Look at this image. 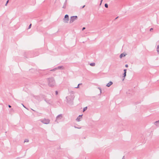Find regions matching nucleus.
Here are the masks:
<instances>
[{
  "label": "nucleus",
  "instance_id": "obj_12",
  "mask_svg": "<svg viewBox=\"0 0 159 159\" xmlns=\"http://www.w3.org/2000/svg\"><path fill=\"white\" fill-rule=\"evenodd\" d=\"M125 56V55L124 53H121L120 54V58H121L123 57H124Z\"/></svg>",
  "mask_w": 159,
  "mask_h": 159
},
{
  "label": "nucleus",
  "instance_id": "obj_15",
  "mask_svg": "<svg viewBox=\"0 0 159 159\" xmlns=\"http://www.w3.org/2000/svg\"><path fill=\"white\" fill-rule=\"evenodd\" d=\"M57 67H56L51 70H50L51 71H55L57 70Z\"/></svg>",
  "mask_w": 159,
  "mask_h": 159
},
{
  "label": "nucleus",
  "instance_id": "obj_2",
  "mask_svg": "<svg viewBox=\"0 0 159 159\" xmlns=\"http://www.w3.org/2000/svg\"><path fill=\"white\" fill-rule=\"evenodd\" d=\"M39 120L41 122L45 124H49L50 122V120L48 119H41Z\"/></svg>",
  "mask_w": 159,
  "mask_h": 159
},
{
  "label": "nucleus",
  "instance_id": "obj_8",
  "mask_svg": "<svg viewBox=\"0 0 159 159\" xmlns=\"http://www.w3.org/2000/svg\"><path fill=\"white\" fill-rule=\"evenodd\" d=\"M154 124L157 126H159V120L158 121L155 122Z\"/></svg>",
  "mask_w": 159,
  "mask_h": 159
},
{
  "label": "nucleus",
  "instance_id": "obj_20",
  "mask_svg": "<svg viewBox=\"0 0 159 159\" xmlns=\"http://www.w3.org/2000/svg\"><path fill=\"white\" fill-rule=\"evenodd\" d=\"M98 89H99L100 90V93H102V90H101V89L100 88H98Z\"/></svg>",
  "mask_w": 159,
  "mask_h": 159
},
{
  "label": "nucleus",
  "instance_id": "obj_1",
  "mask_svg": "<svg viewBox=\"0 0 159 159\" xmlns=\"http://www.w3.org/2000/svg\"><path fill=\"white\" fill-rule=\"evenodd\" d=\"M48 86L51 87H53L56 85V81L54 78L53 77H50L47 79Z\"/></svg>",
  "mask_w": 159,
  "mask_h": 159
},
{
  "label": "nucleus",
  "instance_id": "obj_33",
  "mask_svg": "<svg viewBox=\"0 0 159 159\" xmlns=\"http://www.w3.org/2000/svg\"><path fill=\"white\" fill-rule=\"evenodd\" d=\"M85 6V5L83 7H82V8H83Z\"/></svg>",
  "mask_w": 159,
  "mask_h": 159
},
{
  "label": "nucleus",
  "instance_id": "obj_18",
  "mask_svg": "<svg viewBox=\"0 0 159 159\" xmlns=\"http://www.w3.org/2000/svg\"><path fill=\"white\" fill-rule=\"evenodd\" d=\"M29 142V140L28 139H25L24 141V142Z\"/></svg>",
  "mask_w": 159,
  "mask_h": 159
},
{
  "label": "nucleus",
  "instance_id": "obj_14",
  "mask_svg": "<svg viewBox=\"0 0 159 159\" xmlns=\"http://www.w3.org/2000/svg\"><path fill=\"white\" fill-rule=\"evenodd\" d=\"M90 66H95V63H90Z\"/></svg>",
  "mask_w": 159,
  "mask_h": 159
},
{
  "label": "nucleus",
  "instance_id": "obj_4",
  "mask_svg": "<svg viewBox=\"0 0 159 159\" xmlns=\"http://www.w3.org/2000/svg\"><path fill=\"white\" fill-rule=\"evenodd\" d=\"M64 22L65 23H67L69 20V16L68 15H66L65 16L64 18L63 19Z\"/></svg>",
  "mask_w": 159,
  "mask_h": 159
},
{
  "label": "nucleus",
  "instance_id": "obj_6",
  "mask_svg": "<svg viewBox=\"0 0 159 159\" xmlns=\"http://www.w3.org/2000/svg\"><path fill=\"white\" fill-rule=\"evenodd\" d=\"M62 117V115L61 114H60L57 116L56 117V120H59L61 119Z\"/></svg>",
  "mask_w": 159,
  "mask_h": 159
},
{
  "label": "nucleus",
  "instance_id": "obj_19",
  "mask_svg": "<svg viewBox=\"0 0 159 159\" xmlns=\"http://www.w3.org/2000/svg\"><path fill=\"white\" fill-rule=\"evenodd\" d=\"M105 7H106V8H107L108 7V5H107V4L106 3V4H105Z\"/></svg>",
  "mask_w": 159,
  "mask_h": 159
},
{
  "label": "nucleus",
  "instance_id": "obj_9",
  "mask_svg": "<svg viewBox=\"0 0 159 159\" xmlns=\"http://www.w3.org/2000/svg\"><path fill=\"white\" fill-rule=\"evenodd\" d=\"M113 84V83L111 81L109 82L108 83H107V85L106 86L109 87H110L111 85Z\"/></svg>",
  "mask_w": 159,
  "mask_h": 159
},
{
  "label": "nucleus",
  "instance_id": "obj_36",
  "mask_svg": "<svg viewBox=\"0 0 159 159\" xmlns=\"http://www.w3.org/2000/svg\"><path fill=\"white\" fill-rule=\"evenodd\" d=\"M124 157H123V158L122 159H123V158H124Z\"/></svg>",
  "mask_w": 159,
  "mask_h": 159
},
{
  "label": "nucleus",
  "instance_id": "obj_24",
  "mask_svg": "<svg viewBox=\"0 0 159 159\" xmlns=\"http://www.w3.org/2000/svg\"><path fill=\"white\" fill-rule=\"evenodd\" d=\"M124 72H125V73H126V69H124Z\"/></svg>",
  "mask_w": 159,
  "mask_h": 159
},
{
  "label": "nucleus",
  "instance_id": "obj_32",
  "mask_svg": "<svg viewBox=\"0 0 159 159\" xmlns=\"http://www.w3.org/2000/svg\"><path fill=\"white\" fill-rule=\"evenodd\" d=\"M45 101H46L47 102H48V103H50V102H48H48H47V101L46 100H45Z\"/></svg>",
  "mask_w": 159,
  "mask_h": 159
},
{
  "label": "nucleus",
  "instance_id": "obj_34",
  "mask_svg": "<svg viewBox=\"0 0 159 159\" xmlns=\"http://www.w3.org/2000/svg\"><path fill=\"white\" fill-rule=\"evenodd\" d=\"M153 29L152 28H151L150 30L151 31V30H152Z\"/></svg>",
  "mask_w": 159,
  "mask_h": 159
},
{
  "label": "nucleus",
  "instance_id": "obj_10",
  "mask_svg": "<svg viewBox=\"0 0 159 159\" xmlns=\"http://www.w3.org/2000/svg\"><path fill=\"white\" fill-rule=\"evenodd\" d=\"M57 70L63 69H64V67L63 66H60L57 67Z\"/></svg>",
  "mask_w": 159,
  "mask_h": 159
},
{
  "label": "nucleus",
  "instance_id": "obj_11",
  "mask_svg": "<svg viewBox=\"0 0 159 159\" xmlns=\"http://www.w3.org/2000/svg\"><path fill=\"white\" fill-rule=\"evenodd\" d=\"M66 1L64 3L63 6L62 7L63 8L65 9L66 7Z\"/></svg>",
  "mask_w": 159,
  "mask_h": 159
},
{
  "label": "nucleus",
  "instance_id": "obj_23",
  "mask_svg": "<svg viewBox=\"0 0 159 159\" xmlns=\"http://www.w3.org/2000/svg\"><path fill=\"white\" fill-rule=\"evenodd\" d=\"M74 127L75 128H77V129H80L81 128L80 127H76V126H74Z\"/></svg>",
  "mask_w": 159,
  "mask_h": 159
},
{
  "label": "nucleus",
  "instance_id": "obj_5",
  "mask_svg": "<svg viewBox=\"0 0 159 159\" xmlns=\"http://www.w3.org/2000/svg\"><path fill=\"white\" fill-rule=\"evenodd\" d=\"M156 51L158 54H159V42H158L157 43Z\"/></svg>",
  "mask_w": 159,
  "mask_h": 159
},
{
  "label": "nucleus",
  "instance_id": "obj_16",
  "mask_svg": "<svg viewBox=\"0 0 159 159\" xmlns=\"http://www.w3.org/2000/svg\"><path fill=\"white\" fill-rule=\"evenodd\" d=\"M66 99L67 102H68L70 100V99H69L68 97H66Z\"/></svg>",
  "mask_w": 159,
  "mask_h": 159
},
{
  "label": "nucleus",
  "instance_id": "obj_21",
  "mask_svg": "<svg viewBox=\"0 0 159 159\" xmlns=\"http://www.w3.org/2000/svg\"><path fill=\"white\" fill-rule=\"evenodd\" d=\"M8 1H8V0H7V2H6V4H5V6H7V3H8Z\"/></svg>",
  "mask_w": 159,
  "mask_h": 159
},
{
  "label": "nucleus",
  "instance_id": "obj_17",
  "mask_svg": "<svg viewBox=\"0 0 159 159\" xmlns=\"http://www.w3.org/2000/svg\"><path fill=\"white\" fill-rule=\"evenodd\" d=\"M87 107H84V108H83V111L84 112V111H85L87 109Z\"/></svg>",
  "mask_w": 159,
  "mask_h": 159
},
{
  "label": "nucleus",
  "instance_id": "obj_26",
  "mask_svg": "<svg viewBox=\"0 0 159 159\" xmlns=\"http://www.w3.org/2000/svg\"><path fill=\"white\" fill-rule=\"evenodd\" d=\"M55 93H56V95H57V94H58V92H57V91H56V92H55Z\"/></svg>",
  "mask_w": 159,
  "mask_h": 159
},
{
  "label": "nucleus",
  "instance_id": "obj_27",
  "mask_svg": "<svg viewBox=\"0 0 159 159\" xmlns=\"http://www.w3.org/2000/svg\"><path fill=\"white\" fill-rule=\"evenodd\" d=\"M102 0H101V3H100V5H101V3H102Z\"/></svg>",
  "mask_w": 159,
  "mask_h": 159
},
{
  "label": "nucleus",
  "instance_id": "obj_3",
  "mask_svg": "<svg viewBox=\"0 0 159 159\" xmlns=\"http://www.w3.org/2000/svg\"><path fill=\"white\" fill-rule=\"evenodd\" d=\"M78 17L77 16H73L70 17V23H72L74 21L77 19Z\"/></svg>",
  "mask_w": 159,
  "mask_h": 159
},
{
  "label": "nucleus",
  "instance_id": "obj_25",
  "mask_svg": "<svg viewBox=\"0 0 159 159\" xmlns=\"http://www.w3.org/2000/svg\"><path fill=\"white\" fill-rule=\"evenodd\" d=\"M125 66L126 67H128V65L127 64H126L125 65Z\"/></svg>",
  "mask_w": 159,
  "mask_h": 159
},
{
  "label": "nucleus",
  "instance_id": "obj_30",
  "mask_svg": "<svg viewBox=\"0 0 159 159\" xmlns=\"http://www.w3.org/2000/svg\"><path fill=\"white\" fill-rule=\"evenodd\" d=\"M75 88H76V89L78 88H79V86H77V87H75Z\"/></svg>",
  "mask_w": 159,
  "mask_h": 159
},
{
  "label": "nucleus",
  "instance_id": "obj_7",
  "mask_svg": "<svg viewBox=\"0 0 159 159\" xmlns=\"http://www.w3.org/2000/svg\"><path fill=\"white\" fill-rule=\"evenodd\" d=\"M82 115H80L76 119V120L77 121H80L82 118Z\"/></svg>",
  "mask_w": 159,
  "mask_h": 159
},
{
  "label": "nucleus",
  "instance_id": "obj_28",
  "mask_svg": "<svg viewBox=\"0 0 159 159\" xmlns=\"http://www.w3.org/2000/svg\"><path fill=\"white\" fill-rule=\"evenodd\" d=\"M85 27H83V28H82V30H85Z\"/></svg>",
  "mask_w": 159,
  "mask_h": 159
},
{
  "label": "nucleus",
  "instance_id": "obj_29",
  "mask_svg": "<svg viewBox=\"0 0 159 159\" xmlns=\"http://www.w3.org/2000/svg\"><path fill=\"white\" fill-rule=\"evenodd\" d=\"M8 107H9V108H11V106L10 105H8Z\"/></svg>",
  "mask_w": 159,
  "mask_h": 159
},
{
  "label": "nucleus",
  "instance_id": "obj_13",
  "mask_svg": "<svg viewBox=\"0 0 159 159\" xmlns=\"http://www.w3.org/2000/svg\"><path fill=\"white\" fill-rule=\"evenodd\" d=\"M123 75V79L122 80L123 81L124 80L126 76V73H125V72H124Z\"/></svg>",
  "mask_w": 159,
  "mask_h": 159
},
{
  "label": "nucleus",
  "instance_id": "obj_22",
  "mask_svg": "<svg viewBox=\"0 0 159 159\" xmlns=\"http://www.w3.org/2000/svg\"><path fill=\"white\" fill-rule=\"evenodd\" d=\"M31 24H30L29 25V26L28 29H29L31 27Z\"/></svg>",
  "mask_w": 159,
  "mask_h": 159
},
{
  "label": "nucleus",
  "instance_id": "obj_35",
  "mask_svg": "<svg viewBox=\"0 0 159 159\" xmlns=\"http://www.w3.org/2000/svg\"><path fill=\"white\" fill-rule=\"evenodd\" d=\"M23 106L25 108H26L25 107V106L23 105Z\"/></svg>",
  "mask_w": 159,
  "mask_h": 159
},
{
  "label": "nucleus",
  "instance_id": "obj_31",
  "mask_svg": "<svg viewBox=\"0 0 159 159\" xmlns=\"http://www.w3.org/2000/svg\"><path fill=\"white\" fill-rule=\"evenodd\" d=\"M79 84L78 85V86H79V85H80V84Z\"/></svg>",
  "mask_w": 159,
  "mask_h": 159
}]
</instances>
